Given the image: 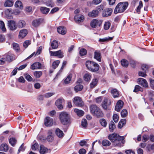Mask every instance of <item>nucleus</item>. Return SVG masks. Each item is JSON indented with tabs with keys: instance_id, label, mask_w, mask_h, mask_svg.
Here are the masks:
<instances>
[{
	"instance_id": "nucleus-53",
	"label": "nucleus",
	"mask_w": 154,
	"mask_h": 154,
	"mask_svg": "<svg viewBox=\"0 0 154 154\" xmlns=\"http://www.w3.org/2000/svg\"><path fill=\"white\" fill-rule=\"evenodd\" d=\"M81 125L84 128L86 127L88 125L87 120L85 119H83L81 122Z\"/></svg>"
},
{
	"instance_id": "nucleus-9",
	"label": "nucleus",
	"mask_w": 154,
	"mask_h": 154,
	"mask_svg": "<svg viewBox=\"0 0 154 154\" xmlns=\"http://www.w3.org/2000/svg\"><path fill=\"white\" fill-rule=\"evenodd\" d=\"M50 53L51 55L52 56H57L59 58H60L63 57V54L60 50L54 52L50 51Z\"/></svg>"
},
{
	"instance_id": "nucleus-15",
	"label": "nucleus",
	"mask_w": 154,
	"mask_h": 154,
	"mask_svg": "<svg viewBox=\"0 0 154 154\" xmlns=\"http://www.w3.org/2000/svg\"><path fill=\"white\" fill-rule=\"evenodd\" d=\"M28 33V31L26 29H23L19 32L18 36L20 38L22 39L25 37Z\"/></svg>"
},
{
	"instance_id": "nucleus-44",
	"label": "nucleus",
	"mask_w": 154,
	"mask_h": 154,
	"mask_svg": "<svg viewBox=\"0 0 154 154\" xmlns=\"http://www.w3.org/2000/svg\"><path fill=\"white\" fill-rule=\"evenodd\" d=\"M34 75L37 78H40L42 75V72L41 71H35L34 72Z\"/></svg>"
},
{
	"instance_id": "nucleus-5",
	"label": "nucleus",
	"mask_w": 154,
	"mask_h": 154,
	"mask_svg": "<svg viewBox=\"0 0 154 154\" xmlns=\"http://www.w3.org/2000/svg\"><path fill=\"white\" fill-rule=\"evenodd\" d=\"M73 102L77 106L81 107L83 106L84 103L80 97H75L74 98Z\"/></svg>"
},
{
	"instance_id": "nucleus-18",
	"label": "nucleus",
	"mask_w": 154,
	"mask_h": 154,
	"mask_svg": "<svg viewBox=\"0 0 154 154\" xmlns=\"http://www.w3.org/2000/svg\"><path fill=\"white\" fill-rule=\"evenodd\" d=\"M138 82L139 84L144 87H146L147 86V83L146 80L143 78H140L138 79Z\"/></svg>"
},
{
	"instance_id": "nucleus-51",
	"label": "nucleus",
	"mask_w": 154,
	"mask_h": 154,
	"mask_svg": "<svg viewBox=\"0 0 154 154\" xmlns=\"http://www.w3.org/2000/svg\"><path fill=\"white\" fill-rule=\"evenodd\" d=\"M139 91H143V89L139 85H136L135 86V88L133 91L135 92H137Z\"/></svg>"
},
{
	"instance_id": "nucleus-16",
	"label": "nucleus",
	"mask_w": 154,
	"mask_h": 154,
	"mask_svg": "<svg viewBox=\"0 0 154 154\" xmlns=\"http://www.w3.org/2000/svg\"><path fill=\"white\" fill-rule=\"evenodd\" d=\"M40 152L41 154H44L50 152V149H48L43 145L40 146Z\"/></svg>"
},
{
	"instance_id": "nucleus-21",
	"label": "nucleus",
	"mask_w": 154,
	"mask_h": 154,
	"mask_svg": "<svg viewBox=\"0 0 154 154\" xmlns=\"http://www.w3.org/2000/svg\"><path fill=\"white\" fill-rule=\"evenodd\" d=\"M58 32L62 35L65 34L66 32V29L63 26H60L57 29Z\"/></svg>"
},
{
	"instance_id": "nucleus-54",
	"label": "nucleus",
	"mask_w": 154,
	"mask_h": 154,
	"mask_svg": "<svg viewBox=\"0 0 154 154\" xmlns=\"http://www.w3.org/2000/svg\"><path fill=\"white\" fill-rule=\"evenodd\" d=\"M112 38V37H108L103 38H100L99 40V41L100 42H106L109 40H111Z\"/></svg>"
},
{
	"instance_id": "nucleus-47",
	"label": "nucleus",
	"mask_w": 154,
	"mask_h": 154,
	"mask_svg": "<svg viewBox=\"0 0 154 154\" xmlns=\"http://www.w3.org/2000/svg\"><path fill=\"white\" fill-rule=\"evenodd\" d=\"M87 53V51L86 50L83 48L81 49L79 51V54L81 56L86 55Z\"/></svg>"
},
{
	"instance_id": "nucleus-64",
	"label": "nucleus",
	"mask_w": 154,
	"mask_h": 154,
	"mask_svg": "<svg viewBox=\"0 0 154 154\" xmlns=\"http://www.w3.org/2000/svg\"><path fill=\"white\" fill-rule=\"evenodd\" d=\"M150 86L152 88L154 89V80L152 79H150Z\"/></svg>"
},
{
	"instance_id": "nucleus-46",
	"label": "nucleus",
	"mask_w": 154,
	"mask_h": 154,
	"mask_svg": "<svg viewBox=\"0 0 154 154\" xmlns=\"http://www.w3.org/2000/svg\"><path fill=\"white\" fill-rule=\"evenodd\" d=\"M60 63V61L58 60H56L54 61L52 64V67L54 69H56Z\"/></svg>"
},
{
	"instance_id": "nucleus-8",
	"label": "nucleus",
	"mask_w": 154,
	"mask_h": 154,
	"mask_svg": "<svg viewBox=\"0 0 154 154\" xmlns=\"http://www.w3.org/2000/svg\"><path fill=\"white\" fill-rule=\"evenodd\" d=\"M111 103V101L109 100L106 98H105L102 102V106L104 109H107Z\"/></svg>"
},
{
	"instance_id": "nucleus-40",
	"label": "nucleus",
	"mask_w": 154,
	"mask_h": 154,
	"mask_svg": "<svg viewBox=\"0 0 154 154\" xmlns=\"http://www.w3.org/2000/svg\"><path fill=\"white\" fill-rule=\"evenodd\" d=\"M9 142L12 146H14L17 142V140L14 138H11L9 139Z\"/></svg>"
},
{
	"instance_id": "nucleus-4",
	"label": "nucleus",
	"mask_w": 154,
	"mask_h": 154,
	"mask_svg": "<svg viewBox=\"0 0 154 154\" xmlns=\"http://www.w3.org/2000/svg\"><path fill=\"white\" fill-rule=\"evenodd\" d=\"M8 26L10 30L14 31L17 29L16 23L14 20H9L8 21Z\"/></svg>"
},
{
	"instance_id": "nucleus-45",
	"label": "nucleus",
	"mask_w": 154,
	"mask_h": 154,
	"mask_svg": "<svg viewBox=\"0 0 154 154\" xmlns=\"http://www.w3.org/2000/svg\"><path fill=\"white\" fill-rule=\"evenodd\" d=\"M111 23L109 21L106 22L104 25V29L105 30L108 29L110 28Z\"/></svg>"
},
{
	"instance_id": "nucleus-33",
	"label": "nucleus",
	"mask_w": 154,
	"mask_h": 154,
	"mask_svg": "<svg viewBox=\"0 0 154 154\" xmlns=\"http://www.w3.org/2000/svg\"><path fill=\"white\" fill-rule=\"evenodd\" d=\"M111 93L114 98L118 97L119 95V93L116 89L112 90L111 91Z\"/></svg>"
},
{
	"instance_id": "nucleus-57",
	"label": "nucleus",
	"mask_w": 154,
	"mask_h": 154,
	"mask_svg": "<svg viewBox=\"0 0 154 154\" xmlns=\"http://www.w3.org/2000/svg\"><path fill=\"white\" fill-rule=\"evenodd\" d=\"M26 79L28 81H31L32 79V77L28 74H26L24 75Z\"/></svg>"
},
{
	"instance_id": "nucleus-36",
	"label": "nucleus",
	"mask_w": 154,
	"mask_h": 154,
	"mask_svg": "<svg viewBox=\"0 0 154 154\" xmlns=\"http://www.w3.org/2000/svg\"><path fill=\"white\" fill-rule=\"evenodd\" d=\"M116 128V125L112 121L110 122L109 124V131L111 132H113V130Z\"/></svg>"
},
{
	"instance_id": "nucleus-63",
	"label": "nucleus",
	"mask_w": 154,
	"mask_h": 154,
	"mask_svg": "<svg viewBox=\"0 0 154 154\" xmlns=\"http://www.w3.org/2000/svg\"><path fill=\"white\" fill-rule=\"evenodd\" d=\"M30 44V42L29 41H26L24 42L23 44V46L24 48H26Z\"/></svg>"
},
{
	"instance_id": "nucleus-30",
	"label": "nucleus",
	"mask_w": 154,
	"mask_h": 154,
	"mask_svg": "<svg viewBox=\"0 0 154 154\" xmlns=\"http://www.w3.org/2000/svg\"><path fill=\"white\" fill-rule=\"evenodd\" d=\"M97 79H93L90 84V87L91 88H93L96 86L97 83Z\"/></svg>"
},
{
	"instance_id": "nucleus-56",
	"label": "nucleus",
	"mask_w": 154,
	"mask_h": 154,
	"mask_svg": "<svg viewBox=\"0 0 154 154\" xmlns=\"http://www.w3.org/2000/svg\"><path fill=\"white\" fill-rule=\"evenodd\" d=\"M128 112L125 109H123L121 112V115L122 117H125L127 115Z\"/></svg>"
},
{
	"instance_id": "nucleus-26",
	"label": "nucleus",
	"mask_w": 154,
	"mask_h": 154,
	"mask_svg": "<svg viewBox=\"0 0 154 154\" xmlns=\"http://www.w3.org/2000/svg\"><path fill=\"white\" fill-rule=\"evenodd\" d=\"M74 20L76 22H81L84 19V17L82 15H75L74 17Z\"/></svg>"
},
{
	"instance_id": "nucleus-37",
	"label": "nucleus",
	"mask_w": 154,
	"mask_h": 154,
	"mask_svg": "<svg viewBox=\"0 0 154 154\" xmlns=\"http://www.w3.org/2000/svg\"><path fill=\"white\" fill-rule=\"evenodd\" d=\"M91 78V74L87 73L85 74L84 76V80L87 82L89 81Z\"/></svg>"
},
{
	"instance_id": "nucleus-31",
	"label": "nucleus",
	"mask_w": 154,
	"mask_h": 154,
	"mask_svg": "<svg viewBox=\"0 0 154 154\" xmlns=\"http://www.w3.org/2000/svg\"><path fill=\"white\" fill-rule=\"evenodd\" d=\"M8 149V146L6 144H2L0 146V150L6 152Z\"/></svg>"
},
{
	"instance_id": "nucleus-13",
	"label": "nucleus",
	"mask_w": 154,
	"mask_h": 154,
	"mask_svg": "<svg viewBox=\"0 0 154 154\" xmlns=\"http://www.w3.org/2000/svg\"><path fill=\"white\" fill-rule=\"evenodd\" d=\"M124 105V103L121 100H119L115 107V109L117 112L120 111V110L122 108Z\"/></svg>"
},
{
	"instance_id": "nucleus-48",
	"label": "nucleus",
	"mask_w": 154,
	"mask_h": 154,
	"mask_svg": "<svg viewBox=\"0 0 154 154\" xmlns=\"http://www.w3.org/2000/svg\"><path fill=\"white\" fill-rule=\"evenodd\" d=\"M0 29H1L3 32L6 31L5 24L4 22L2 21H0Z\"/></svg>"
},
{
	"instance_id": "nucleus-11",
	"label": "nucleus",
	"mask_w": 154,
	"mask_h": 154,
	"mask_svg": "<svg viewBox=\"0 0 154 154\" xmlns=\"http://www.w3.org/2000/svg\"><path fill=\"white\" fill-rule=\"evenodd\" d=\"M109 139L112 143H114L117 139L120 138V136L114 133L108 136Z\"/></svg>"
},
{
	"instance_id": "nucleus-10",
	"label": "nucleus",
	"mask_w": 154,
	"mask_h": 154,
	"mask_svg": "<svg viewBox=\"0 0 154 154\" xmlns=\"http://www.w3.org/2000/svg\"><path fill=\"white\" fill-rule=\"evenodd\" d=\"M99 14V11L97 9H94L89 12L88 14L89 17L94 18L97 17Z\"/></svg>"
},
{
	"instance_id": "nucleus-38",
	"label": "nucleus",
	"mask_w": 154,
	"mask_h": 154,
	"mask_svg": "<svg viewBox=\"0 0 154 154\" xmlns=\"http://www.w3.org/2000/svg\"><path fill=\"white\" fill-rule=\"evenodd\" d=\"M74 111L76 113L77 115L79 116H82L83 115L84 112L81 110L77 109H75Z\"/></svg>"
},
{
	"instance_id": "nucleus-39",
	"label": "nucleus",
	"mask_w": 154,
	"mask_h": 154,
	"mask_svg": "<svg viewBox=\"0 0 154 154\" xmlns=\"http://www.w3.org/2000/svg\"><path fill=\"white\" fill-rule=\"evenodd\" d=\"M51 46L53 49H56L58 46V42L56 40L53 41L51 44Z\"/></svg>"
},
{
	"instance_id": "nucleus-3",
	"label": "nucleus",
	"mask_w": 154,
	"mask_h": 154,
	"mask_svg": "<svg viewBox=\"0 0 154 154\" xmlns=\"http://www.w3.org/2000/svg\"><path fill=\"white\" fill-rule=\"evenodd\" d=\"M91 113L97 117L103 116V114L101 110L96 105H91L90 107Z\"/></svg>"
},
{
	"instance_id": "nucleus-23",
	"label": "nucleus",
	"mask_w": 154,
	"mask_h": 154,
	"mask_svg": "<svg viewBox=\"0 0 154 154\" xmlns=\"http://www.w3.org/2000/svg\"><path fill=\"white\" fill-rule=\"evenodd\" d=\"M42 47L40 46L39 47L38 49L36 52L35 53V52H34L32 54H31L28 57H27V59H29L32 57L33 55H35V56L38 55L39 54L41 53L42 52Z\"/></svg>"
},
{
	"instance_id": "nucleus-24",
	"label": "nucleus",
	"mask_w": 154,
	"mask_h": 154,
	"mask_svg": "<svg viewBox=\"0 0 154 154\" xmlns=\"http://www.w3.org/2000/svg\"><path fill=\"white\" fill-rule=\"evenodd\" d=\"M95 64V62L90 61H87L86 62V66L87 69L91 71V69L93 64Z\"/></svg>"
},
{
	"instance_id": "nucleus-59",
	"label": "nucleus",
	"mask_w": 154,
	"mask_h": 154,
	"mask_svg": "<svg viewBox=\"0 0 154 154\" xmlns=\"http://www.w3.org/2000/svg\"><path fill=\"white\" fill-rule=\"evenodd\" d=\"M113 119L116 123L119 120V116L116 114H114L113 116Z\"/></svg>"
},
{
	"instance_id": "nucleus-28",
	"label": "nucleus",
	"mask_w": 154,
	"mask_h": 154,
	"mask_svg": "<svg viewBox=\"0 0 154 154\" xmlns=\"http://www.w3.org/2000/svg\"><path fill=\"white\" fill-rule=\"evenodd\" d=\"M72 77V74H69L67 77L63 80L64 83L65 85L69 83L71 81Z\"/></svg>"
},
{
	"instance_id": "nucleus-27",
	"label": "nucleus",
	"mask_w": 154,
	"mask_h": 154,
	"mask_svg": "<svg viewBox=\"0 0 154 154\" xmlns=\"http://www.w3.org/2000/svg\"><path fill=\"white\" fill-rule=\"evenodd\" d=\"M56 134L57 135L59 138L62 137L64 135L63 131L58 128L56 129Z\"/></svg>"
},
{
	"instance_id": "nucleus-14",
	"label": "nucleus",
	"mask_w": 154,
	"mask_h": 154,
	"mask_svg": "<svg viewBox=\"0 0 154 154\" xmlns=\"http://www.w3.org/2000/svg\"><path fill=\"white\" fill-rule=\"evenodd\" d=\"M53 123V119L50 117H47L44 120V124L46 126H51Z\"/></svg>"
},
{
	"instance_id": "nucleus-49",
	"label": "nucleus",
	"mask_w": 154,
	"mask_h": 154,
	"mask_svg": "<svg viewBox=\"0 0 154 154\" xmlns=\"http://www.w3.org/2000/svg\"><path fill=\"white\" fill-rule=\"evenodd\" d=\"M13 49L16 51H18L20 50V47L19 45L15 43H13L12 44Z\"/></svg>"
},
{
	"instance_id": "nucleus-2",
	"label": "nucleus",
	"mask_w": 154,
	"mask_h": 154,
	"mask_svg": "<svg viewBox=\"0 0 154 154\" xmlns=\"http://www.w3.org/2000/svg\"><path fill=\"white\" fill-rule=\"evenodd\" d=\"M59 117L60 122L63 124L66 125L69 123V116L66 112H63L60 113Z\"/></svg>"
},
{
	"instance_id": "nucleus-29",
	"label": "nucleus",
	"mask_w": 154,
	"mask_h": 154,
	"mask_svg": "<svg viewBox=\"0 0 154 154\" xmlns=\"http://www.w3.org/2000/svg\"><path fill=\"white\" fill-rule=\"evenodd\" d=\"M14 4V2L11 0H7L5 2L4 5L5 7H10L12 6Z\"/></svg>"
},
{
	"instance_id": "nucleus-55",
	"label": "nucleus",
	"mask_w": 154,
	"mask_h": 154,
	"mask_svg": "<svg viewBox=\"0 0 154 154\" xmlns=\"http://www.w3.org/2000/svg\"><path fill=\"white\" fill-rule=\"evenodd\" d=\"M111 144L110 142L107 140H104L102 142V144L104 146H109Z\"/></svg>"
},
{
	"instance_id": "nucleus-6",
	"label": "nucleus",
	"mask_w": 154,
	"mask_h": 154,
	"mask_svg": "<svg viewBox=\"0 0 154 154\" xmlns=\"http://www.w3.org/2000/svg\"><path fill=\"white\" fill-rule=\"evenodd\" d=\"M102 20L94 19L91 22V26L93 28H95L98 25L100 26L102 24Z\"/></svg>"
},
{
	"instance_id": "nucleus-35",
	"label": "nucleus",
	"mask_w": 154,
	"mask_h": 154,
	"mask_svg": "<svg viewBox=\"0 0 154 154\" xmlns=\"http://www.w3.org/2000/svg\"><path fill=\"white\" fill-rule=\"evenodd\" d=\"M40 10L43 14H46L49 12L50 9L45 7H42L40 8Z\"/></svg>"
},
{
	"instance_id": "nucleus-22",
	"label": "nucleus",
	"mask_w": 154,
	"mask_h": 154,
	"mask_svg": "<svg viewBox=\"0 0 154 154\" xmlns=\"http://www.w3.org/2000/svg\"><path fill=\"white\" fill-rule=\"evenodd\" d=\"M26 25V23L25 21L23 20H20L18 22L17 26V27L19 28H22L25 27Z\"/></svg>"
},
{
	"instance_id": "nucleus-32",
	"label": "nucleus",
	"mask_w": 154,
	"mask_h": 154,
	"mask_svg": "<svg viewBox=\"0 0 154 154\" xmlns=\"http://www.w3.org/2000/svg\"><path fill=\"white\" fill-rule=\"evenodd\" d=\"M99 65L95 63V64H94L93 66H92L91 71L93 72L97 71L99 70Z\"/></svg>"
},
{
	"instance_id": "nucleus-20",
	"label": "nucleus",
	"mask_w": 154,
	"mask_h": 154,
	"mask_svg": "<svg viewBox=\"0 0 154 154\" xmlns=\"http://www.w3.org/2000/svg\"><path fill=\"white\" fill-rule=\"evenodd\" d=\"M42 21V20L40 19L35 20L32 22V25L34 27H37L41 24Z\"/></svg>"
},
{
	"instance_id": "nucleus-1",
	"label": "nucleus",
	"mask_w": 154,
	"mask_h": 154,
	"mask_svg": "<svg viewBox=\"0 0 154 154\" xmlns=\"http://www.w3.org/2000/svg\"><path fill=\"white\" fill-rule=\"evenodd\" d=\"M128 6L127 2L119 3L116 6L114 10L115 14L123 12L127 8Z\"/></svg>"
},
{
	"instance_id": "nucleus-62",
	"label": "nucleus",
	"mask_w": 154,
	"mask_h": 154,
	"mask_svg": "<svg viewBox=\"0 0 154 154\" xmlns=\"http://www.w3.org/2000/svg\"><path fill=\"white\" fill-rule=\"evenodd\" d=\"M25 149V148L24 146V144L23 143L19 148L17 153H19L21 151H24Z\"/></svg>"
},
{
	"instance_id": "nucleus-34",
	"label": "nucleus",
	"mask_w": 154,
	"mask_h": 154,
	"mask_svg": "<svg viewBox=\"0 0 154 154\" xmlns=\"http://www.w3.org/2000/svg\"><path fill=\"white\" fill-rule=\"evenodd\" d=\"M126 120L125 119H122L118 124V127L120 128H122L126 124Z\"/></svg>"
},
{
	"instance_id": "nucleus-42",
	"label": "nucleus",
	"mask_w": 154,
	"mask_h": 154,
	"mask_svg": "<svg viewBox=\"0 0 154 154\" xmlns=\"http://www.w3.org/2000/svg\"><path fill=\"white\" fill-rule=\"evenodd\" d=\"M121 62L122 65L123 67H127L128 65V61L125 59L122 60Z\"/></svg>"
},
{
	"instance_id": "nucleus-52",
	"label": "nucleus",
	"mask_w": 154,
	"mask_h": 154,
	"mask_svg": "<svg viewBox=\"0 0 154 154\" xmlns=\"http://www.w3.org/2000/svg\"><path fill=\"white\" fill-rule=\"evenodd\" d=\"M100 122L102 126L104 127L106 126L107 123L105 119H100Z\"/></svg>"
},
{
	"instance_id": "nucleus-43",
	"label": "nucleus",
	"mask_w": 154,
	"mask_h": 154,
	"mask_svg": "<svg viewBox=\"0 0 154 154\" xmlns=\"http://www.w3.org/2000/svg\"><path fill=\"white\" fill-rule=\"evenodd\" d=\"M83 88V86L81 85H78L74 87V90L76 92L81 91Z\"/></svg>"
},
{
	"instance_id": "nucleus-60",
	"label": "nucleus",
	"mask_w": 154,
	"mask_h": 154,
	"mask_svg": "<svg viewBox=\"0 0 154 154\" xmlns=\"http://www.w3.org/2000/svg\"><path fill=\"white\" fill-rule=\"evenodd\" d=\"M143 4L141 1L139 2V5L138 6L137 9V13H139L140 12V8L142 7Z\"/></svg>"
},
{
	"instance_id": "nucleus-41",
	"label": "nucleus",
	"mask_w": 154,
	"mask_h": 154,
	"mask_svg": "<svg viewBox=\"0 0 154 154\" xmlns=\"http://www.w3.org/2000/svg\"><path fill=\"white\" fill-rule=\"evenodd\" d=\"M15 6L16 8H19L20 9H21L23 8V6L21 2L19 0H18L16 2L15 4Z\"/></svg>"
},
{
	"instance_id": "nucleus-50",
	"label": "nucleus",
	"mask_w": 154,
	"mask_h": 154,
	"mask_svg": "<svg viewBox=\"0 0 154 154\" xmlns=\"http://www.w3.org/2000/svg\"><path fill=\"white\" fill-rule=\"evenodd\" d=\"M146 149L149 151H150L151 150H154V143L152 145L149 144L146 147Z\"/></svg>"
},
{
	"instance_id": "nucleus-61",
	"label": "nucleus",
	"mask_w": 154,
	"mask_h": 154,
	"mask_svg": "<svg viewBox=\"0 0 154 154\" xmlns=\"http://www.w3.org/2000/svg\"><path fill=\"white\" fill-rule=\"evenodd\" d=\"M54 140L53 135H48L47 137V140L50 142H52Z\"/></svg>"
},
{
	"instance_id": "nucleus-25",
	"label": "nucleus",
	"mask_w": 154,
	"mask_h": 154,
	"mask_svg": "<svg viewBox=\"0 0 154 154\" xmlns=\"http://www.w3.org/2000/svg\"><path fill=\"white\" fill-rule=\"evenodd\" d=\"M63 100L62 99H59L56 102V105L59 109H61L63 108V106L61 104Z\"/></svg>"
},
{
	"instance_id": "nucleus-58",
	"label": "nucleus",
	"mask_w": 154,
	"mask_h": 154,
	"mask_svg": "<svg viewBox=\"0 0 154 154\" xmlns=\"http://www.w3.org/2000/svg\"><path fill=\"white\" fill-rule=\"evenodd\" d=\"M39 146V145L37 143H35L32 145L31 146V148L33 150H35L37 149Z\"/></svg>"
},
{
	"instance_id": "nucleus-19",
	"label": "nucleus",
	"mask_w": 154,
	"mask_h": 154,
	"mask_svg": "<svg viewBox=\"0 0 154 154\" xmlns=\"http://www.w3.org/2000/svg\"><path fill=\"white\" fill-rule=\"evenodd\" d=\"M94 57L98 61H101V53L100 51L97 50L95 51L94 52Z\"/></svg>"
},
{
	"instance_id": "nucleus-17",
	"label": "nucleus",
	"mask_w": 154,
	"mask_h": 154,
	"mask_svg": "<svg viewBox=\"0 0 154 154\" xmlns=\"http://www.w3.org/2000/svg\"><path fill=\"white\" fill-rule=\"evenodd\" d=\"M42 67L41 64L38 62H36L33 64L31 66V69L34 70L36 69H41Z\"/></svg>"
},
{
	"instance_id": "nucleus-12",
	"label": "nucleus",
	"mask_w": 154,
	"mask_h": 154,
	"mask_svg": "<svg viewBox=\"0 0 154 154\" xmlns=\"http://www.w3.org/2000/svg\"><path fill=\"white\" fill-rule=\"evenodd\" d=\"M112 11V10L111 8L105 9L103 11L102 16L104 17H107L110 16Z\"/></svg>"
},
{
	"instance_id": "nucleus-7",
	"label": "nucleus",
	"mask_w": 154,
	"mask_h": 154,
	"mask_svg": "<svg viewBox=\"0 0 154 154\" xmlns=\"http://www.w3.org/2000/svg\"><path fill=\"white\" fill-rule=\"evenodd\" d=\"M124 137L123 136H120V138L117 139L113 143V145L115 146H122L125 141L124 140Z\"/></svg>"
}]
</instances>
